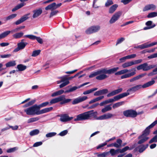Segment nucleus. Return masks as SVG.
Instances as JSON below:
<instances>
[{"label": "nucleus", "instance_id": "nucleus-45", "mask_svg": "<svg viewBox=\"0 0 157 157\" xmlns=\"http://www.w3.org/2000/svg\"><path fill=\"white\" fill-rule=\"evenodd\" d=\"M157 16V12H152L149 13L147 15L148 18H152Z\"/></svg>", "mask_w": 157, "mask_h": 157}, {"label": "nucleus", "instance_id": "nucleus-12", "mask_svg": "<svg viewBox=\"0 0 157 157\" xmlns=\"http://www.w3.org/2000/svg\"><path fill=\"white\" fill-rule=\"evenodd\" d=\"M157 124V120L155 121L147 127L145 129L142 135H144V136H147L149 134L150 129L153 128Z\"/></svg>", "mask_w": 157, "mask_h": 157}, {"label": "nucleus", "instance_id": "nucleus-29", "mask_svg": "<svg viewBox=\"0 0 157 157\" xmlns=\"http://www.w3.org/2000/svg\"><path fill=\"white\" fill-rule=\"evenodd\" d=\"M79 88H80L79 86L78 87L76 86H73L71 88H70L69 89L65 90V93H67L71 92Z\"/></svg>", "mask_w": 157, "mask_h": 157}, {"label": "nucleus", "instance_id": "nucleus-46", "mask_svg": "<svg viewBox=\"0 0 157 157\" xmlns=\"http://www.w3.org/2000/svg\"><path fill=\"white\" fill-rule=\"evenodd\" d=\"M113 4L112 0H107L105 3V7H108L111 5H113Z\"/></svg>", "mask_w": 157, "mask_h": 157}, {"label": "nucleus", "instance_id": "nucleus-62", "mask_svg": "<svg viewBox=\"0 0 157 157\" xmlns=\"http://www.w3.org/2000/svg\"><path fill=\"white\" fill-rule=\"evenodd\" d=\"M67 75H65L62 77H61L59 78L61 79V81L62 82H65L67 79Z\"/></svg>", "mask_w": 157, "mask_h": 157}, {"label": "nucleus", "instance_id": "nucleus-43", "mask_svg": "<svg viewBox=\"0 0 157 157\" xmlns=\"http://www.w3.org/2000/svg\"><path fill=\"white\" fill-rule=\"evenodd\" d=\"M16 64L15 62L14 61H10L6 64L7 67L14 66L16 65Z\"/></svg>", "mask_w": 157, "mask_h": 157}, {"label": "nucleus", "instance_id": "nucleus-22", "mask_svg": "<svg viewBox=\"0 0 157 157\" xmlns=\"http://www.w3.org/2000/svg\"><path fill=\"white\" fill-rule=\"evenodd\" d=\"M122 90L123 89L122 88H120L118 89L112 91V92L110 93H109L107 95V96L108 97H110L116 95L122 92Z\"/></svg>", "mask_w": 157, "mask_h": 157}, {"label": "nucleus", "instance_id": "nucleus-47", "mask_svg": "<svg viewBox=\"0 0 157 157\" xmlns=\"http://www.w3.org/2000/svg\"><path fill=\"white\" fill-rule=\"evenodd\" d=\"M128 149H130L129 147L128 146H126L122 149H119V152L121 153H122Z\"/></svg>", "mask_w": 157, "mask_h": 157}, {"label": "nucleus", "instance_id": "nucleus-55", "mask_svg": "<svg viewBox=\"0 0 157 157\" xmlns=\"http://www.w3.org/2000/svg\"><path fill=\"white\" fill-rule=\"evenodd\" d=\"M29 14H28L26 15H25L22 17L20 19L21 21L22 22H23L27 19H28V16L29 15Z\"/></svg>", "mask_w": 157, "mask_h": 157}, {"label": "nucleus", "instance_id": "nucleus-11", "mask_svg": "<svg viewBox=\"0 0 157 157\" xmlns=\"http://www.w3.org/2000/svg\"><path fill=\"white\" fill-rule=\"evenodd\" d=\"M119 69V68L118 67H117L109 70H107L106 68L102 69V70L103 74L105 75H106V74H113L117 71Z\"/></svg>", "mask_w": 157, "mask_h": 157}, {"label": "nucleus", "instance_id": "nucleus-50", "mask_svg": "<svg viewBox=\"0 0 157 157\" xmlns=\"http://www.w3.org/2000/svg\"><path fill=\"white\" fill-rule=\"evenodd\" d=\"M109 154V152H103L101 154H98L97 156L98 157H105Z\"/></svg>", "mask_w": 157, "mask_h": 157}, {"label": "nucleus", "instance_id": "nucleus-28", "mask_svg": "<svg viewBox=\"0 0 157 157\" xmlns=\"http://www.w3.org/2000/svg\"><path fill=\"white\" fill-rule=\"evenodd\" d=\"M104 98V96H99L90 101L89 102V104H91L93 103L101 100L103 99Z\"/></svg>", "mask_w": 157, "mask_h": 157}, {"label": "nucleus", "instance_id": "nucleus-2", "mask_svg": "<svg viewBox=\"0 0 157 157\" xmlns=\"http://www.w3.org/2000/svg\"><path fill=\"white\" fill-rule=\"evenodd\" d=\"M96 76H97L96 78V79L100 80H103L108 77L107 75L103 74L102 69L98 70L96 71L92 72L89 75V77L92 78Z\"/></svg>", "mask_w": 157, "mask_h": 157}, {"label": "nucleus", "instance_id": "nucleus-31", "mask_svg": "<svg viewBox=\"0 0 157 157\" xmlns=\"http://www.w3.org/2000/svg\"><path fill=\"white\" fill-rule=\"evenodd\" d=\"M124 101H122L114 104L113 105V108L115 109L118 108L120 106L124 105Z\"/></svg>", "mask_w": 157, "mask_h": 157}, {"label": "nucleus", "instance_id": "nucleus-63", "mask_svg": "<svg viewBox=\"0 0 157 157\" xmlns=\"http://www.w3.org/2000/svg\"><path fill=\"white\" fill-rule=\"evenodd\" d=\"M126 56L127 59H130L135 57L136 56V54H132Z\"/></svg>", "mask_w": 157, "mask_h": 157}, {"label": "nucleus", "instance_id": "nucleus-15", "mask_svg": "<svg viewBox=\"0 0 157 157\" xmlns=\"http://www.w3.org/2000/svg\"><path fill=\"white\" fill-rule=\"evenodd\" d=\"M40 109L37 108V115H39L49 112L52 110L53 108L52 107L46 108L40 110Z\"/></svg>", "mask_w": 157, "mask_h": 157}, {"label": "nucleus", "instance_id": "nucleus-6", "mask_svg": "<svg viewBox=\"0 0 157 157\" xmlns=\"http://www.w3.org/2000/svg\"><path fill=\"white\" fill-rule=\"evenodd\" d=\"M155 65H151L148 66L147 63H144L141 64L137 67V69L138 70H143L144 71H147L155 67Z\"/></svg>", "mask_w": 157, "mask_h": 157}, {"label": "nucleus", "instance_id": "nucleus-60", "mask_svg": "<svg viewBox=\"0 0 157 157\" xmlns=\"http://www.w3.org/2000/svg\"><path fill=\"white\" fill-rule=\"evenodd\" d=\"M157 57V53L152 54L147 57L149 59H153Z\"/></svg>", "mask_w": 157, "mask_h": 157}, {"label": "nucleus", "instance_id": "nucleus-56", "mask_svg": "<svg viewBox=\"0 0 157 157\" xmlns=\"http://www.w3.org/2000/svg\"><path fill=\"white\" fill-rule=\"evenodd\" d=\"M69 82L68 80H67L65 82H63L62 84L59 85L60 88H63L69 83Z\"/></svg>", "mask_w": 157, "mask_h": 157}, {"label": "nucleus", "instance_id": "nucleus-19", "mask_svg": "<svg viewBox=\"0 0 157 157\" xmlns=\"http://www.w3.org/2000/svg\"><path fill=\"white\" fill-rule=\"evenodd\" d=\"M138 139H140V140L138 142L137 144H141L147 141L149 139V138L147 136H144V135H142L139 136Z\"/></svg>", "mask_w": 157, "mask_h": 157}, {"label": "nucleus", "instance_id": "nucleus-41", "mask_svg": "<svg viewBox=\"0 0 157 157\" xmlns=\"http://www.w3.org/2000/svg\"><path fill=\"white\" fill-rule=\"evenodd\" d=\"M25 5L23 3H21L17 5L14 8H13L12 10V11L14 12L16 10L20 9Z\"/></svg>", "mask_w": 157, "mask_h": 157}, {"label": "nucleus", "instance_id": "nucleus-61", "mask_svg": "<svg viewBox=\"0 0 157 157\" xmlns=\"http://www.w3.org/2000/svg\"><path fill=\"white\" fill-rule=\"evenodd\" d=\"M42 144V142H38L35 143L33 145V147H37L40 145H41Z\"/></svg>", "mask_w": 157, "mask_h": 157}, {"label": "nucleus", "instance_id": "nucleus-42", "mask_svg": "<svg viewBox=\"0 0 157 157\" xmlns=\"http://www.w3.org/2000/svg\"><path fill=\"white\" fill-rule=\"evenodd\" d=\"M24 33L22 32H20L15 33L13 35V37L15 39L20 38L23 35Z\"/></svg>", "mask_w": 157, "mask_h": 157}, {"label": "nucleus", "instance_id": "nucleus-5", "mask_svg": "<svg viewBox=\"0 0 157 157\" xmlns=\"http://www.w3.org/2000/svg\"><path fill=\"white\" fill-rule=\"evenodd\" d=\"M37 105H35L31 107L25 109L24 111L27 115H37Z\"/></svg>", "mask_w": 157, "mask_h": 157}, {"label": "nucleus", "instance_id": "nucleus-21", "mask_svg": "<svg viewBox=\"0 0 157 157\" xmlns=\"http://www.w3.org/2000/svg\"><path fill=\"white\" fill-rule=\"evenodd\" d=\"M118 6V5L117 4H115L111 6L109 9V14L113 13L117 9Z\"/></svg>", "mask_w": 157, "mask_h": 157}, {"label": "nucleus", "instance_id": "nucleus-33", "mask_svg": "<svg viewBox=\"0 0 157 157\" xmlns=\"http://www.w3.org/2000/svg\"><path fill=\"white\" fill-rule=\"evenodd\" d=\"M47 105H50V103L48 101L43 102L39 105H37V107L38 109H40L41 108L47 106Z\"/></svg>", "mask_w": 157, "mask_h": 157}, {"label": "nucleus", "instance_id": "nucleus-3", "mask_svg": "<svg viewBox=\"0 0 157 157\" xmlns=\"http://www.w3.org/2000/svg\"><path fill=\"white\" fill-rule=\"evenodd\" d=\"M93 111L92 110L78 114L76 118L75 119L74 121H77L89 119L92 114L91 112Z\"/></svg>", "mask_w": 157, "mask_h": 157}, {"label": "nucleus", "instance_id": "nucleus-49", "mask_svg": "<svg viewBox=\"0 0 157 157\" xmlns=\"http://www.w3.org/2000/svg\"><path fill=\"white\" fill-rule=\"evenodd\" d=\"M56 134V133L55 132H49L46 135V136L47 138L55 136Z\"/></svg>", "mask_w": 157, "mask_h": 157}, {"label": "nucleus", "instance_id": "nucleus-35", "mask_svg": "<svg viewBox=\"0 0 157 157\" xmlns=\"http://www.w3.org/2000/svg\"><path fill=\"white\" fill-rule=\"evenodd\" d=\"M28 44L27 42H21L17 44V46L21 49H22L25 48L26 45Z\"/></svg>", "mask_w": 157, "mask_h": 157}, {"label": "nucleus", "instance_id": "nucleus-48", "mask_svg": "<svg viewBox=\"0 0 157 157\" xmlns=\"http://www.w3.org/2000/svg\"><path fill=\"white\" fill-rule=\"evenodd\" d=\"M140 46L141 49H143L144 48H149L148 42H147L142 44L140 45Z\"/></svg>", "mask_w": 157, "mask_h": 157}, {"label": "nucleus", "instance_id": "nucleus-64", "mask_svg": "<svg viewBox=\"0 0 157 157\" xmlns=\"http://www.w3.org/2000/svg\"><path fill=\"white\" fill-rule=\"evenodd\" d=\"M132 1V0H122L121 2L124 4L126 5L130 2Z\"/></svg>", "mask_w": 157, "mask_h": 157}, {"label": "nucleus", "instance_id": "nucleus-34", "mask_svg": "<svg viewBox=\"0 0 157 157\" xmlns=\"http://www.w3.org/2000/svg\"><path fill=\"white\" fill-rule=\"evenodd\" d=\"M56 6V3L55 2L51 4H50L48 5V6L46 7L45 8V9L46 10H48L50 9H55L54 8Z\"/></svg>", "mask_w": 157, "mask_h": 157}, {"label": "nucleus", "instance_id": "nucleus-59", "mask_svg": "<svg viewBox=\"0 0 157 157\" xmlns=\"http://www.w3.org/2000/svg\"><path fill=\"white\" fill-rule=\"evenodd\" d=\"M58 12H59V11L57 10H56L52 11L50 14V17H51L52 16L56 15Z\"/></svg>", "mask_w": 157, "mask_h": 157}, {"label": "nucleus", "instance_id": "nucleus-17", "mask_svg": "<svg viewBox=\"0 0 157 157\" xmlns=\"http://www.w3.org/2000/svg\"><path fill=\"white\" fill-rule=\"evenodd\" d=\"M73 118V117H69L67 114H64L60 116V121L62 122H67L70 121Z\"/></svg>", "mask_w": 157, "mask_h": 157}, {"label": "nucleus", "instance_id": "nucleus-30", "mask_svg": "<svg viewBox=\"0 0 157 157\" xmlns=\"http://www.w3.org/2000/svg\"><path fill=\"white\" fill-rule=\"evenodd\" d=\"M11 33L10 31H5L0 34V39H2L7 36Z\"/></svg>", "mask_w": 157, "mask_h": 157}, {"label": "nucleus", "instance_id": "nucleus-52", "mask_svg": "<svg viewBox=\"0 0 157 157\" xmlns=\"http://www.w3.org/2000/svg\"><path fill=\"white\" fill-rule=\"evenodd\" d=\"M40 50H35L33 51L32 54V56L35 57L38 56L40 53Z\"/></svg>", "mask_w": 157, "mask_h": 157}, {"label": "nucleus", "instance_id": "nucleus-20", "mask_svg": "<svg viewBox=\"0 0 157 157\" xmlns=\"http://www.w3.org/2000/svg\"><path fill=\"white\" fill-rule=\"evenodd\" d=\"M108 90L107 89H104L100 90L95 92L94 94V95L98 96L101 95L106 94L108 93Z\"/></svg>", "mask_w": 157, "mask_h": 157}, {"label": "nucleus", "instance_id": "nucleus-9", "mask_svg": "<svg viewBox=\"0 0 157 157\" xmlns=\"http://www.w3.org/2000/svg\"><path fill=\"white\" fill-rule=\"evenodd\" d=\"M100 29V27L98 25L93 26L90 27L86 30V34H89L98 32Z\"/></svg>", "mask_w": 157, "mask_h": 157}, {"label": "nucleus", "instance_id": "nucleus-57", "mask_svg": "<svg viewBox=\"0 0 157 157\" xmlns=\"http://www.w3.org/2000/svg\"><path fill=\"white\" fill-rule=\"evenodd\" d=\"M124 40L125 38L124 37H121L120 39H118L116 44V45H117L118 44H121Z\"/></svg>", "mask_w": 157, "mask_h": 157}, {"label": "nucleus", "instance_id": "nucleus-39", "mask_svg": "<svg viewBox=\"0 0 157 157\" xmlns=\"http://www.w3.org/2000/svg\"><path fill=\"white\" fill-rule=\"evenodd\" d=\"M17 68L19 71H24L26 68V66L23 64H19L17 66Z\"/></svg>", "mask_w": 157, "mask_h": 157}, {"label": "nucleus", "instance_id": "nucleus-53", "mask_svg": "<svg viewBox=\"0 0 157 157\" xmlns=\"http://www.w3.org/2000/svg\"><path fill=\"white\" fill-rule=\"evenodd\" d=\"M157 142V135H155L149 141V144H151L153 142Z\"/></svg>", "mask_w": 157, "mask_h": 157}, {"label": "nucleus", "instance_id": "nucleus-38", "mask_svg": "<svg viewBox=\"0 0 157 157\" xmlns=\"http://www.w3.org/2000/svg\"><path fill=\"white\" fill-rule=\"evenodd\" d=\"M109 153H110L112 156H114L118 153H119V149L115 150L114 149H111L109 151Z\"/></svg>", "mask_w": 157, "mask_h": 157}, {"label": "nucleus", "instance_id": "nucleus-26", "mask_svg": "<svg viewBox=\"0 0 157 157\" xmlns=\"http://www.w3.org/2000/svg\"><path fill=\"white\" fill-rule=\"evenodd\" d=\"M148 144L145 145L143 144L139 146L138 147L139 148V152L140 153L143 152L148 147Z\"/></svg>", "mask_w": 157, "mask_h": 157}, {"label": "nucleus", "instance_id": "nucleus-58", "mask_svg": "<svg viewBox=\"0 0 157 157\" xmlns=\"http://www.w3.org/2000/svg\"><path fill=\"white\" fill-rule=\"evenodd\" d=\"M68 132V131L67 130H64L60 132L59 134V135L61 136H64L66 135L67 133Z\"/></svg>", "mask_w": 157, "mask_h": 157}, {"label": "nucleus", "instance_id": "nucleus-13", "mask_svg": "<svg viewBox=\"0 0 157 157\" xmlns=\"http://www.w3.org/2000/svg\"><path fill=\"white\" fill-rule=\"evenodd\" d=\"M113 115L112 114L108 113L105 114L98 117L96 118V119L98 120H106L111 118V117H113Z\"/></svg>", "mask_w": 157, "mask_h": 157}, {"label": "nucleus", "instance_id": "nucleus-25", "mask_svg": "<svg viewBox=\"0 0 157 157\" xmlns=\"http://www.w3.org/2000/svg\"><path fill=\"white\" fill-rule=\"evenodd\" d=\"M146 73L142 74L140 75H139L136 76L134 77L131 79L129 80V81L130 82H133L136 81L137 80L141 78L144 77L145 75H146Z\"/></svg>", "mask_w": 157, "mask_h": 157}, {"label": "nucleus", "instance_id": "nucleus-51", "mask_svg": "<svg viewBox=\"0 0 157 157\" xmlns=\"http://www.w3.org/2000/svg\"><path fill=\"white\" fill-rule=\"evenodd\" d=\"M24 37H28L32 40H35L36 38V36L32 35H26L24 36Z\"/></svg>", "mask_w": 157, "mask_h": 157}, {"label": "nucleus", "instance_id": "nucleus-18", "mask_svg": "<svg viewBox=\"0 0 157 157\" xmlns=\"http://www.w3.org/2000/svg\"><path fill=\"white\" fill-rule=\"evenodd\" d=\"M156 8V6L155 5L151 4L146 6L144 8L143 11H145L149 10H154Z\"/></svg>", "mask_w": 157, "mask_h": 157}, {"label": "nucleus", "instance_id": "nucleus-14", "mask_svg": "<svg viewBox=\"0 0 157 157\" xmlns=\"http://www.w3.org/2000/svg\"><path fill=\"white\" fill-rule=\"evenodd\" d=\"M88 98L87 96H83L82 97H78L75 99L72 102V104L73 105L82 102L85 100H86Z\"/></svg>", "mask_w": 157, "mask_h": 157}, {"label": "nucleus", "instance_id": "nucleus-37", "mask_svg": "<svg viewBox=\"0 0 157 157\" xmlns=\"http://www.w3.org/2000/svg\"><path fill=\"white\" fill-rule=\"evenodd\" d=\"M40 132L39 130L38 129H35L31 131L29 133L31 136H33L38 134Z\"/></svg>", "mask_w": 157, "mask_h": 157}, {"label": "nucleus", "instance_id": "nucleus-23", "mask_svg": "<svg viewBox=\"0 0 157 157\" xmlns=\"http://www.w3.org/2000/svg\"><path fill=\"white\" fill-rule=\"evenodd\" d=\"M42 12V10L41 9H39L33 10V17L34 18L37 17L41 14Z\"/></svg>", "mask_w": 157, "mask_h": 157}, {"label": "nucleus", "instance_id": "nucleus-4", "mask_svg": "<svg viewBox=\"0 0 157 157\" xmlns=\"http://www.w3.org/2000/svg\"><path fill=\"white\" fill-rule=\"evenodd\" d=\"M71 101V99H66L65 96L62 95L57 98L52 99L51 100L49 103L50 105H51L52 104H55L61 101H63L61 103L63 104L69 102Z\"/></svg>", "mask_w": 157, "mask_h": 157}, {"label": "nucleus", "instance_id": "nucleus-7", "mask_svg": "<svg viewBox=\"0 0 157 157\" xmlns=\"http://www.w3.org/2000/svg\"><path fill=\"white\" fill-rule=\"evenodd\" d=\"M121 11H119L115 13L112 16L109 21L110 24H113L117 21L120 18L122 14Z\"/></svg>", "mask_w": 157, "mask_h": 157}, {"label": "nucleus", "instance_id": "nucleus-8", "mask_svg": "<svg viewBox=\"0 0 157 157\" xmlns=\"http://www.w3.org/2000/svg\"><path fill=\"white\" fill-rule=\"evenodd\" d=\"M142 61V59H139L134 61L127 62L123 63L122 65V67L123 68H125L140 63Z\"/></svg>", "mask_w": 157, "mask_h": 157}, {"label": "nucleus", "instance_id": "nucleus-40", "mask_svg": "<svg viewBox=\"0 0 157 157\" xmlns=\"http://www.w3.org/2000/svg\"><path fill=\"white\" fill-rule=\"evenodd\" d=\"M98 89L97 88H95L93 89H90L89 90H88L85 91L83 92V94L84 95L89 94L93 92L94 91Z\"/></svg>", "mask_w": 157, "mask_h": 157}, {"label": "nucleus", "instance_id": "nucleus-1", "mask_svg": "<svg viewBox=\"0 0 157 157\" xmlns=\"http://www.w3.org/2000/svg\"><path fill=\"white\" fill-rule=\"evenodd\" d=\"M155 83V81L154 80L149 81L146 83L144 84L143 85H136L133 87L127 90V92H135L139 90L141 88H146L153 85Z\"/></svg>", "mask_w": 157, "mask_h": 157}, {"label": "nucleus", "instance_id": "nucleus-36", "mask_svg": "<svg viewBox=\"0 0 157 157\" xmlns=\"http://www.w3.org/2000/svg\"><path fill=\"white\" fill-rule=\"evenodd\" d=\"M39 119V118L38 117H34L29 118L27 121L28 123H30L33 122H34L38 121Z\"/></svg>", "mask_w": 157, "mask_h": 157}, {"label": "nucleus", "instance_id": "nucleus-27", "mask_svg": "<svg viewBox=\"0 0 157 157\" xmlns=\"http://www.w3.org/2000/svg\"><path fill=\"white\" fill-rule=\"evenodd\" d=\"M129 71V70L127 69H123L115 73V75H123L126 74Z\"/></svg>", "mask_w": 157, "mask_h": 157}, {"label": "nucleus", "instance_id": "nucleus-32", "mask_svg": "<svg viewBox=\"0 0 157 157\" xmlns=\"http://www.w3.org/2000/svg\"><path fill=\"white\" fill-rule=\"evenodd\" d=\"M112 109V107L110 105H107L105 106V108L101 109V112L103 113L111 110Z\"/></svg>", "mask_w": 157, "mask_h": 157}, {"label": "nucleus", "instance_id": "nucleus-44", "mask_svg": "<svg viewBox=\"0 0 157 157\" xmlns=\"http://www.w3.org/2000/svg\"><path fill=\"white\" fill-rule=\"evenodd\" d=\"M17 14H11L8 16L6 17L5 18V21H6L8 20H10L13 19L15 18L16 16H17Z\"/></svg>", "mask_w": 157, "mask_h": 157}, {"label": "nucleus", "instance_id": "nucleus-54", "mask_svg": "<svg viewBox=\"0 0 157 157\" xmlns=\"http://www.w3.org/2000/svg\"><path fill=\"white\" fill-rule=\"evenodd\" d=\"M17 147H14L8 149L6 151L7 153H11L17 150Z\"/></svg>", "mask_w": 157, "mask_h": 157}, {"label": "nucleus", "instance_id": "nucleus-24", "mask_svg": "<svg viewBox=\"0 0 157 157\" xmlns=\"http://www.w3.org/2000/svg\"><path fill=\"white\" fill-rule=\"evenodd\" d=\"M134 69L135 70L134 71L132 72H131L129 73L125 74H124V75H122L121 76V78L123 79L128 78L135 75L136 74V70L135 69Z\"/></svg>", "mask_w": 157, "mask_h": 157}, {"label": "nucleus", "instance_id": "nucleus-10", "mask_svg": "<svg viewBox=\"0 0 157 157\" xmlns=\"http://www.w3.org/2000/svg\"><path fill=\"white\" fill-rule=\"evenodd\" d=\"M123 114L126 117H135L137 115V112L135 110H128L123 112Z\"/></svg>", "mask_w": 157, "mask_h": 157}, {"label": "nucleus", "instance_id": "nucleus-16", "mask_svg": "<svg viewBox=\"0 0 157 157\" xmlns=\"http://www.w3.org/2000/svg\"><path fill=\"white\" fill-rule=\"evenodd\" d=\"M129 94L128 92L124 93L119 94L117 95L114 96L113 99L115 101L118 100L119 99L122 98L124 97H126Z\"/></svg>", "mask_w": 157, "mask_h": 157}]
</instances>
